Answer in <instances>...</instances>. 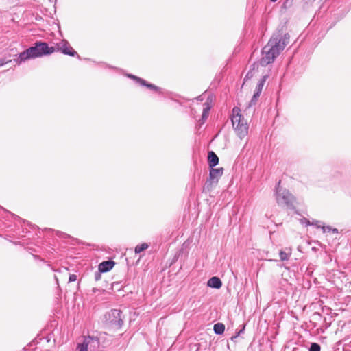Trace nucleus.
I'll use <instances>...</instances> for the list:
<instances>
[{"mask_svg": "<svg viewBox=\"0 0 351 351\" xmlns=\"http://www.w3.org/2000/svg\"><path fill=\"white\" fill-rule=\"evenodd\" d=\"M284 44L281 43L278 39L271 38L267 45L263 49V56L260 60L261 65L265 66L273 62L280 51L285 49Z\"/></svg>", "mask_w": 351, "mask_h": 351, "instance_id": "obj_1", "label": "nucleus"}, {"mask_svg": "<svg viewBox=\"0 0 351 351\" xmlns=\"http://www.w3.org/2000/svg\"><path fill=\"white\" fill-rule=\"evenodd\" d=\"M54 47H49L46 43H36L35 46L31 47L19 55V62H24L30 58L48 55L55 51Z\"/></svg>", "mask_w": 351, "mask_h": 351, "instance_id": "obj_2", "label": "nucleus"}, {"mask_svg": "<svg viewBox=\"0 0 351 351\" xmlns=\"http://www.w3.org/2000/svg\"><path fill=\"white\" fill-rule=\"evenodd\" d=\"M231 121L233 128L237 136L243 138L248 133V125L247 121L241 114V110L238 107L232 109Z\"/></svg>", "mask_w": 351, "mask_h": 351, "instance_id": "obj_3", "label": "nucleus"}, {"mask_svg": "<svg viewBox=\"0 0 351 351\" xmlns=\"http://www.w3.org/2000/svg\"><path fill=\"white\" fill-rule=\"evenodd\" d=\"M276 199L279 206L287 207L293 206L295 200L294 197L288 190L280 187L279 185L276 188Z\"/></svg>", "mask_w": 351, "mask_h": 351, "instance_id": "obj_4", "label": "nucleus"}, {"mask_svg": "<svg viewBox=\"0 0 351 351\" xmlns=\"http://www.w3.org/2000/svg\"><path fill=\"white\" fill-rule=\"evenodd\" d=\"M55 48L56 51H60L62 53L69 55L71 56H74L75 55H77L79 58L80 56L77 54L76 51L73 50V49L69 45V43L65 40H62L58 43L56 44V46L53 47Z\"/></svg>", "mask_w": 351, "mask_h": 351, "instance_id": "obj_5", "label": "nucleus"}, {"mask_svg": "<svg viewBox=\"0 0 351 351\" xmlns=\"http://www.w3.org/2000/svg\"><path fill=\"white\" fill-rule=\"evenodd\" d=\"M210 173H209V179L208 182L210 184H217L219 178H221L223 173V169L222 167L220 168H213L210 167Z\"/></svg>", "mask_w": 351, "mask_h": 351, "instance_id": "obj_6", "label": "nucleus"}, {"mask_svg": "<svg viewBox=\"0 0 351 351\" xmlns=\"http://www.w3.org/2000/svg\"><path fill=\"white\" fill-rule=\"evenodd\" d=\"M121 311L118 309H113L109 314L110 322L116 326L120 327L123 324V319L121 317Z\"/></svg>", "mask_w": 351, "mask_h": 351, "instance_id": "obj_7", "label": "nucleus"}, {"mask_svg": "<svg viewBox=\"0 0 351 351\" xmlns=\"http://www.w3.org/2000/svg\"><path fill=\"white\" fill-rule=\"evenodd\" d=\"M114 265V263L112 261H103L99 265V271L101 272H107L110 271Z\"/></svg>", "mask_w": 351, "mask_h": 351, "instance_id": "obj_8", "label": "nucleus"}, {"mask_svg": "<svg viewBox=\"0 0 351 351\" xmlns=\"http://www.w3.org/2000/svg\"><path fill=\"white\" fill-rule=\"evenodd\" d=\"M208 162L210 167H215L219 162V158L213 151L208 152Z\"/></svg>", "mask_w": 351, "mask_h": 351, "instance_id": "obj_9", "label": "nucleus"}, {"mask_svg": "<svg viewBox=\"0 0 351 351\" xmlns=\"http://www.w3.org/2000/svg\"><path fill=\"white\" fill-rule=\"evenodd\" d=\"M207 285L212 288L219 289L222 286V282L218 277L214 276L208 280Z\"/></svg>", "mask_w": 351, "mask_h": 351, "instance_id": "obj_10", "label": "nucleus"}, {"mask_svg": "<svg viewBox=\"0 0 351 351\" xmlns=\"http://www.w3.org/2000/svg\"><path fill=\"white\" fill-rule=\"evenodd\" d=\"M291 254V248H286V251L280 250V253H279L280 258L282 261L289 260Z\"/></svg>", "mask_w": 351, "mask_h": 351, "instance_id": "obj_11", "label": "nucleus"}, {"mask_svg": "<svg viewBox=\"0 0 351 351\" xmlns=\"http://www.w3.org/2000/svg\"><path fill=\"white\" fill-rule=\"evenodd\" d=\"M213 330L215 334L221 335L225 330V326L222 323H217L214 325Z\"/></svg>", "mask_w": 351, "mask_h": 351, "instance_id": "obj_12", "label": "nucleus"}, {"mask_svg": "<svg viewBox=\"0 0 351 351\" xmlns=\"http://www.w3.org/2000/svg\"><path fill=\"white\" fill-rule=\"evenodd\" d=\"M271 38H275L278 39L281 43H285V47L288 44L289 40V35L288 34H285L283 37L280 36L279 35H274Z\"/></svg>", "mask_w": 351, "mask_h": 351, "instance_id": "obj_13", "label": "nucleus"}, {"mask_svg": "<svg viewBox=\"0 0 351 351\" xmlns=\"http://www.w3.org/2000/svg\"><path fill=\"white\" fill-rule=\"evenodd\" d=\"M139 83L143 85V86H147V88H150V89H152V90H158L159 89L158 87L156 86L155 85L152 84H149L147 83L145 80H144L143 79H139Z\"/></svg>", "mask_w": 351, "mask_h": 351, "instance_id": "obj_14", "label": "nucleus"}, {"mask_svg": "<svg viewBox=\"0 0 351 351\" xmlns=\"http://www.w3.org/2000/svg\"><path fill=\"white\" fill-rule=\"evenodd\" d=\"M149 247L148 244L145 243H141L140 245H138L136 246L135 247V253L136 254H138V253H141V252L145 250L146 249H147Z\"/></svg>", "mask_w": 351, "mask_h": 351, "instance_id": "obj_15", "label": "nucleus"}, {"mask_svg": "<svg viewBox=\"0 0 351 351\" xmlns=\"http://www.w3.org/2000/svg\"><path fill=\"white\" fill-rule=\"evenodd\" d=\"M204 105H206V106L203 109V112H202V119L203 120H206L208 118L209 111L210 109V107L209 106L208 103H205Z\"/></svg>", "mask_w": 351, "mask_h": 351, "instance_id": "obj_16", "label": "nucleus"}, {"mask_svg": "<svg viewBox=\"0 0 351 351\" xmlns=\"http://www.w3.org/2000/svg\"><path fill=\"white\" fill-rule=\"evenodd\" d=\"M88 344L89 341L86 339L82 344L79 345V351H88Z\"/></svg>", "mask_w": 351, "mask_h": 351, "instance_id": "obj_17", "label": "nucleus"}, {"mask_svg": "<svg viewBox=\"0 0 351 351\" xmlns=\"http://www.w3.org/2000/svg\"><path fill=\"white\" fill-rule=\"evenodd\" d=\"M264 83H265V79L264 78L261 79L258 82V84L256 86V93H258L261 94V93L262 91V89H263V87L264 86Z\"/></svg>", "mask_w": 351, "mask_h": 351, "instance_id": "obj_18", "label": "nucleus"}, {"mask_svg": "<svg viewBox=\"0 0 351 351\" xmlns=\"http://www.w3.org/2000/svg\"><path fill=\"white\" fill-rule=\"evenodd\" d=\"M309 351H320V346L316 343H311Z\"/></svg>", "mask_w": 351, "mask_h": 351, "instance_id": "obj_19", "label": "nucleus"}, {"mask_svg": "<svg viewBox=\"0 0 351 351\" xmlns=\"http://www.w3.org/2000/svg\"><path fill=\"white\" fill-rule=\"evenodd\" d=\"M260 96V93L255 92L250 101V105L255 104L258 98Z\"/></svg>", "mask_w": 351, "mask_h": 351, "instance_id": "obj_20", "label": "nucleus"}, {"mask_svg": "<svg viewBox=\"0 0 351 351\" xmlns=\"http://www.w3.org/2000/svg\"><path fill=\"white\" fill-rule=\"evenodd\" d=\"M310 226H314L318 228H321L323 226L320 224V221H317V220H315V221H313L312 222H311V224Z\"/></svg>", "mask_w": 351, "mask_h": 351, "instance_id": "obj_21", "label": "nucleus"}, {"mask_svg": "<svg viewBox=\"0 0 351 351\" xmlns=\"http://www.w3.org/2000/svg\"><path fill=\"white\" fill-rule=\"evenodd\" d=\"M301 223L303 224H305L306 226H310V224H311V221L306 218L302 219L301 220Z\"/></svg>", "mask_w": 351, "mask_h": 351, "instance_id": "obj_22", "label": "nucleus"}, {"mask_svg": "<svg viewBox=\"0 0 351 351\" xmlns=\"http://www.w3.org/2000/svg\"><path fill=\"white\" fill-rule=\"evenodd\" d=\"M322 229L323 230L324 232H330V230H332V228L330 227L324 226L322 227Z\"/></svg>", "mask_w": 351, "mask_h": 351, "instance_id": "obj_23", "label": "nucleus"}, {"mask_svg": "<svg viewBox=\"0 0 351 351\" xmlns=\"http://www.w3.org/2000/svg\"><path fill=\"white\" fill-rule=\"evenodd\" d=\"M77 280V276L75 274H71L69 276V282H74Z\"/></svg>", "mask_w": 351, "mask_h": 351, "instance_id": "obj_24", "label": "nucleus"}, {"mask_svg": "<svg viewBox=\"0 0 351 351\" xmlns=\"http://www.w3.org/2000/svg\"><path fill=\"white\" fill-rule=\"evenodd\" d=\"M128 76L129 77H130V78H132V79L136 80L137 82H139V79H141L140 77H138L134 76V75H131V74H129Z\"/></svg>", "mask_w": 351, "mask_h": 351, "instance_id": "obj_25", "label": "nucleus"}, {"mask_svg": "<svg viewBox=\"0 0 351 351\" xmlns=\"http://www.w3.org/2000/svg\"><path fill=\"white\" fill-rule=\"evenodd\" d=\"M252 77V71H249V72L247 73V75H246V76H245V80L246 79H249V78H250V77Z\"/></svg>", "mask_w": 351, "mask_h": 351, "instance_id": "obj_26", "label": "nucleus"}, {"mask_svg": "<svg viewBox=\"0 0 351 351\" xmlns=\"http://www.w3.org/2000/svg\"><path fill=\"white\" fill-rule=\"evenodd\" d=\"M304 1L306 3H312V2L315 1V0H304Z\"/></svg>", "mask_w": 351, "mask_h": 351, "instance_id": "obj_27", "label": "nucleus"}, {"mask_svg": "<svg viewBox=\"0 0 351 351\" xmlns=\"http://www.w3.org/2000/svg\"><path fill=\"white\" fill-rule=\"evenodd\" d=\"M332 230L334 232H337V230L336 228L332 229Z\"/></svg>", "mask_w": 351, "mask_h": 351, "instance_id": "obj_28", "label": "nucleus"}, {"mask_svg": "<svg viewBox=\"0 0 351 351\" xmlns=\"http://www.w3.org/2000/svg\"><path fill=\"white\" fill-rule=\"evenodd\" d=\"M4 64L3 62H0V66H2Z\"/></svg>", "mask_w": 351, "mask_h": 351, "instance_id": "obj_29", "label": "nucleus"}, {"mask_svg": "<svg viewBox=\"0 0 351 351\" xmlns=\"http://www.w3.org/2000/svg\"><path fill=\"white\" fill-rule=\"evenodd\" d=\"M271 2H276L277 0H270Z\"/></svg>", "mask_w": 351, "mask_h": 351, "instance_id": "obj_30", "label": "nucleus"}]
</instances>
